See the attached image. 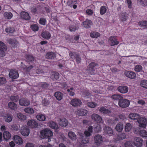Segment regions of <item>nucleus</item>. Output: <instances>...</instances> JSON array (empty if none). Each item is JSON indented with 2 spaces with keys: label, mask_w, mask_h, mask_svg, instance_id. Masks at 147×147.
<instances>
[{
  "label": "nucleus",
  "mask_w": 147,
  "mask_h": 147,
  "mask_svg": "<svg viewBox=\"0 0 147 147\" xmlns=\"http://www.w3.org/2000/svg\"><path fill=\"white\" fill-rule=\"evenodd\" d=\"M139 128H136L135 130L134 133L135 134L139 133L140 135L143 137H147V132L145 130H140Z\"/></svg>",
  "instance_id": "obj_12"
},
{
  "label": "nucleus",
  "mask_w": 147,
  "mask_h": 147,
  "mask_svg": "<svg viewBox=\"0 0 147 147\" xmlns=\"http://www.w3.org/2000/svg\"><path fill=\"white\" fill-rule=\"evenodd\" d=\"M104 130L105 133L108 135L109 136H111L113 133V131L110 127H105Z\"/></svg>",
  "instance_id": "obj_27"
},
{
  "label": "nucleus",
  "mask_w": 147,
  "mask_h": 147,
  "mask_svg": "<svg viewBox=\"0 0 147 147\" xmlns=\"http://www.w3.org/2000/svg\"><path fill=\"white\" fill-rule=\"evenodd\" d=\"M54 96L57 100H61L63 97V94L60 92H55Z\"/></svg>",
  "instance_id": "obj_35"
},
{
  "label": "nucleus",
  "mask_w": 147,
  "mask_h": 147,
  "mask_svg": "<svg viewBox=\"0 0 147 147\" xmlns=\"http://www.w3.org/2000/svg\"><path fill=\"white\" fill-rule=\"evenodd\" d=\"M8 107L11 110H16L18 105L13 102H10L8 103Z\"/></svg>",
  "instance_id": "obj_33"
},
{
  "label": "nucleus",
  "mask_w": 147,
  "mask_h": 147,
  "mask_svg": "<svg viewBox=\"0 0 147 147\" xmlns=\"http://www.w3.org/2000/svg\"><path fill=\"white\" fill-rule=\"evenodd\" d=\"M15 30V28L13 26H8L5 29L6 32L7 33H12Z\"/></svg>",
  "instance_id": "obj_42"
},
{
  "label": "nucleus",
  "mask_w": 147,
  "mask_h": 147,
  "mask_svg": "<svg viewBox=\"0 0 147 147\" xmlns=\"http://www.w3.org/2000/svg\"><path fill=\"white\" fill-rule=\"evenodd\" d=\"M49 84L46 82L40 85V87L43 90L47 89L49 88Z\"/></svg>",
  "instance_id": "obj_61"
},
{
  "label": "nucleus",
  "mask_w": 147,
  "mask_h": 147,
  "mask_svg": "<svg viewBox=\"0 0 147 147\" xmlns=\"http://www.w3.org/2000/svg\"><path fill=\"white\" fill-rule=\"evenodd\" d=\"M100 112L103 114H109L111 113V111L108 109H106L105 107H102L99 109Z\"/></svg>",
  "instance_id": "obj_40"
},
{
  "label": "nucleus",
  "mask_w": 147,
  "mask_h": 147,
  "mask_svg": "<svg viewBox=\"0 0 147 147\" xmlns=\"http://www.w3.org/2000/svg\"><path fill=\"white\" fill-rule=\"evenodd\" d=\"M101 127L100 125L97 124L95 127L94 128V130L96 133H98L101 130Z\"/></svg>",
  "instance_id": "obj_51"
},
{
  "label": "nucleus",
  "mask_w": 147,
  "mask_h": 147,
  "mask_svg": "<svg viewBox=\"0 0 147 147\" xmlns=\"http://www.w3.org/2000/svg\"><path fill=\"white\" fill-rule=\"evenodd\" d=\"M125 75L127 77L131 79H135L136 77V74L132 71H126L125 72Z\"/></svg>",
  "instance_id": "obj_14"
},
{
  "label": "nucleus",
  "mask_w": 147,
  "mask_h": 147,
  "mask_svg": "<svg viewBox=\"0 0 147 147\" xmlns=\"http://www.w3.org/2000/svg\"><path fill=\"white\" fill-rule=\"evenodd\" d=\"M117 90L120 93L122 94H125L128 92V88L126 86H121L118 87Z\"/></svg>",
  "instance_id": "obj_17"
},
{
  "label": "nucleus",
  "mask_w": 147,
  "mask_h": 147,
  "mask_svg": "<svg viewBox=\"0 0 147 147\" xmlns=\"http://www.w3.org/2000/svg\"><path fill=\"white\" fill-rule=\"evenodd\" d=\"M126 135L124 133H121L117 135V140H122L126 138Z\"/></svg>",
  "instance_id": "obj_52"
},
{
  "label": "nucleus",
  "mask_w": 147,
  "mask_h": 147,
  "mask_svg": "<svg viewBox=\"0 0 147 147\" xmlns=\"http://www.w3.org/2000/svg\"><path fill=\"white\" fill-rule=\"evenodd\" d=\"M138 24L141 27L147 28V21L143 20L139 22Z\"/></svg>",
  "instance_id": "obj_45"
},
{
  "label": "nucleus",
  "mask_w": 147,
  "mask_h": 147,
  "mask_svg": "<svg viewBox=\"0 0 147 147\" xmlns=\"http://www.w3.org/2000/svg\"><path fill=\"white\" fill-rule=\"evenodd\" d=\"M137 3L143 7L147 6V0H137Z\"/></svg>",
  "instance_id": "obj_44"
},
{
  "label": "nucleus",
  "mask_w": 147,
  "mask_h": 147,
  "mask_svg": "<svg viewBox=\"0 0 147 147\" xmlns=\"http://www.w3.org/2000/svg\"><path fill=\"white\" fill-rule=\"evenodd\" d=\"M83 95L86 98L90 97L91 96V94L88 91H84L83 92Z\"/></svg>",
  "instance_id": "obj_63"
},
{
  "label": "nucleus",
  "mask_w": 147,
  "mask_h": 147,
  "mask_svg": "<svg viewBox=\"0 0 147 147\" xmlns=\"http://www.w3.org/2000/svg\"><path fill=\"white\" fill-rule=\"evenodd\" d=\"M7 50L6 45L3 42L0 41V57H3L5 55L6 51Z\"/></svg>",
  "instance_id": "obj_4"
},
{
  "label": "nucleus",
  "mask_w": 147,
  "mask_h": 147,
  "mask_svg": "<svg viewBox=\"0 0 147 147\" xmlns=\"http://www.w3.org/2000/svg\"><path fill=\"white\" fill-rule=\"evenodd\" d=\"M46 22V19L43 18H41L39 21V24L42 25H45Z\"/></svg>",
  "instance_id": "obj_62"
},
{
  "label": "nucleus",
  "mask_w": 147,
  "mask_h": 147,
  "mask_svg": "<svg viewBox=\"0 0 147 147\" xmlns=\"http://www.w3.org/2000/svg\"><path fill=\"white\" fill-rule=\"evenodd\" d=\"M87 105L89 107L91 108H94L96 107V106L97 104L94 102H88L87 103Z\"/></svg>",
  "instance_id": "obj_64"
},
{
  "label": "nucleus",
  "mask_w": 147,
  "mask_h": 147,
  "mask_svg": "<svg viewBox=\"0 0 147 147\" xmlns=\"http://www.w3.org/2000/svg\"><path fill=\"white\" fill-rule=\"evenodd\" d=\"M88 111L86 110L81 109H78L77 114L79 115L83 116L86 115Z\"/></svg>",
  "instance_id": "obj_26"
},
{
  "label": "nucleus",
  "mask_w": 147,
  "mask_h": 147,
  "mask_svg": "<svg viewBox=\"0 0 147 147\" xmlns=\"http://www.w3.org/2000/svg\"><path fill=\"white\" fill-rule=\"evenodd\" d=\"M55 57V53L52 52L47 53L46 55V57L47 59H54Z\"/></svg>",
  "instance_id": "obj_38"
},
{
  "label": "nucleus",
  "mask_w": 147,
  "mask_h": 147,
  "mask_svg": "<svg viewBox=\"0 0 147 147\" xmlns=\"http://www.w3.org/2000/svg\"><path fill=\"white\" fill-rule=\"evenodd\" d=\"M13 140L16 144L19 145L22 144L23 143L22 138L18 135L14 136L13 137Z\"/></svg>",
  "instance_id": "obj_20"
},
{
  "label": "nucleus",
  "mask_w": 147,
  "mask_h": 147,
  "mask_svg": "<svg viewBox=\"0 0 147 147\" xmlns=\"http://www.w3.org/2000/svg\"><path fill=\"white\" fill-rule=\"evenodd\" d=\"M128 16V15L126 12H121L119 16L120 20L122 22L126 21Z\"/></svg>",
  "instance_id": "obj_25"
},
{
  "label": "nucleus",
  "mask_w": 147,
  "mask_h": 147,
  "mask_svg": "<svg viewBox=\"0 0 147 147\" xmlns=\"http://www.w3.org/2000/svg\"><path fill=\"white\" fill-rule=\"evenodd\" d=\"M27 125L31 128H36L38 126V124L34 120L32 119L29 121Z\"/></svg>",
  "instance_id": "obj_16"
},
{
  "label": "nucleus",
  "mask_w": 147,
  "mask_h": 147,
  "mask_svg": "<svg viewBox=\"0 0 147 147\" xmlns=\"http://www.w3.org/2000/svg\"><path fill=\"white\" fill-rule=\"evenodd\" d=\"M134 142V145L137 147H140L142 145L143 140L142 139L136 137Z\"/></svg>",
  "instance_id": "obj_21"
},
{
  "label": "nucleus",
  "mask_w": 147,
  "mask_h": 147,
  "mask_svg": "<svg viewBox=\"0 0 147 147\" xmlns=\"http://www.w3.org/2000/svg\"><path fill=\"white\" fill-rule=\"evenodd\" d=\"M41 36L43 38L48 40L51 37V35L49 32L45 31L42 33Z\"/></svg>",
  "instance_id": "obj_32"
},
{
  "label": "nucleus",
  "mask_w": 147,
  "mask_h": 147,
  "mask_svg": "<svg viewBox=\"0 0 147 147\" xmlns=\"http://www.w3.org/2000/svg\"><path fill=\"white\" fill-rule=\"evenodd\" d=\"M94 145L95 146H99L102 142L103 138L100 134L96 135L94 137Z\"/></svg>",
  "instance_id": "obj_2"
},
{
  "label": "nucleus",
  "mask_w": 147,
  "mask_h": 147,
  "mask_svg": "<svg viewBox=\"0 0 147 147\" xmlns=\"http://www.w3.org/2000/svg\"><path fill=\"white\" fill-rule=\"evenodd\" d=\"M10 99L13 102H17L19 99V97L18 95L12 96L10 97Z\"/></svg>",
  "instance_id": "obj_59"
},
{
  "label": "nucleus",
  "mask_w": 147,
  "mask_h": 147,
  "mask_svg": "<svg viewBox=\"0 0 147 147\" xmlns=\"http://www.w3.org/2000/svg\"><path fill=\"white\" fill-rule=\"evenodd\" d=\"M11 134L9 132L5 131L3 132V137L4 140L6 141H8L11 138Z\"/></svg>",
  "instance_id": "obj_37"
},
{
  "label": "nucleus",
  "mask_w": 147,
  "mask_h": 147,
  "mask_svg": "<svg viewBox=\"0 0 147 147\" xmlns=\"http://www.w3.org/2000/svg\"><path fill=\"white\" fill-rule=\"evenodd\" d=\"M129 101L125 99L121 98L119 100V105L120 107L122 108L127 107L129 106Z\"/></svg>",
  "instance_id": "obj_6"
},
{
  "label": "nucleus",
  "mask_w": 147,
  "mask_h": 147,
  "mask_svg": "<svg viewBox=\"0 0 147 147\" xmlns=\"http://www.w3.org/2000/svg\"><path fill=\"white\" fill-rule=\"evenodd\" d=\"M123 125L120 122L118 123L115 127L116 130L119 132L123 130Z\"/></svg>",
  "instance_id": "obj_41"
},
{
  "label": "nucleus",
  "mask_w": 147,
  "mask_h": 147,
  "mask_svg": "<svg viewBox=\"0 0 147 147\" xmlns=\"http://www.w3.org/2000/svg\"><path fill=\"white\" fill-rule=\"evenodd\" d=\"M52 75L54 76V78L57 80L59 79V74L56 71H53L52 72Z\"/></svg>",
  "instance_id": "obj_60"
},
{
  "label": "nucleus",
  "mask_w": 147,
  "mask_h": 147,
  "mask_svg": "<svg viewBox=\"0 0 147 147\" xmlns=\"http://www.w3.org/2000/svg\"><path fill=\"white\" fill-rule=\"evenodd\" d=\"M7 42L12 47L14 48L17 47V44L18 43V42L16 40L11 38L7 40Z\"/></svg>",
  "instance_id": "obj_18"
},
{
  "label": "nucleus",
  "mask_w": 147,
  "mask_h": 147,
  "mask_svg": "<svg viewBox=\"0 0 147 147\" xmlns=\"http://www.w3.org/2000/svg\"><path fill=\"white\" fill-rule=\"evenodd\" d=\"M9 76L11 78L16 79L19 77V74L18 71L13 69L10 70L9 73Z\"/></svg>",
  "instance_id": "obj_10"
},
{
  "label": "nucleus",
  "mask_w": 147,
  "mask_h": 147,
  "mask_svg": "<svg viewBox=\"0 0 147 147\" xmlns=\"http://www.w3.org/2000/svg\"><path fill=\"white\" fill-rule=\"evenodd\" d=\"M107 7L105 6H101L100 8V13L101 15L105 14L107 11Z\"/></svg>",
  "instance_id": "obj_43"
},
{
  "label": "nucleus",
  "mask_w": 147,
  "mask_h": 147,
  "mask_svg": "<svg viewBox=\"0 0 147 147\" xmlns=\"http://www.w3.org/2000/svg\"><path fill=\"white\" fill-rule=\"evenodd\" d=\"M98 66V64L94 62H91L88 65L87 69V71L89 75H92L94 74L97 67Z\"/></svg>",
  "instance_id": "obj_1"
},
{
  "label": "nucleus",
  "mask_w": 147,
  "mask_h": 147,
  "mask_svg": "<svg viewBox=\"0 0 147 147\" xmlns=\"http://www.w3.org/2000/svg\"><path fill=\"white\" fill-rule=\"evenodd\" d=\"M81 101L78 99L74 98L71 100V104L73 106L77 107L80 106L82 104Z\"/></svg>",
  "instance_id": "obj_13"
},
{
  "label": "nucleus",
  "mask_w": 147,
  "mask_h": 147,
  "mask_svg": "<svg viewBox=\"0 0 147 147\" xmlns=\"http://www.w3.org/2000/svg\"><path fill=\"white\" fill-rule=\"evenodd\" d=\"M59 124L60 126L63 127H65L68 125V122L65 118H63L60 119Z\"/></svg>",
  "instance_id": "obj_23"
},
{
  "label": "nucleus",
  "mask_w": 147,
  "mask_h": 147,
  "mask_svg": "<svg viewBox=\"0 0 147 147\" xmlns=\"http://www.w3.org/2000/svg\"><path fill=\"white\" fill-rule=\"evenodd\" d=\"M6 82V80L5 77H0V86H5Z\"/></svg>",
  "instance_id": "obj_50"
},
{
  "label": "nucleus",
  "mask_w": 147,
  "mask_h": 147,
  "mask_svg": "<svg viewBox=\"0 0 147 147\" xmlns=\"http://www.w3.org/2000/svg\"><path fill=\"white\" fill-rule=\"evenodd\" d=\"M25 58L26 61L27 62H32L34 61L35 60V58L32 55L27 54L25 55Z\"/></svg>",
  "instance_id": "obj_29"
},
{
  "label": "nucleus",
  "mask_w": 147,
  "mask_h": 147,
  "mask_svg": "<svg viewBox=\"0 0 147 147\" xmlns=\"http://www.w3.org/2000/svg\"><path fill=\"white\" fill-rule=\"evenodd\" d=\"M19 104L22 106H27L30 104V101L26 98H22L19 100Z\"/></svg>",
  "instance_id": "obj_15"
},
{
  "label": "nucleus",
  "mask_w": 147,
  "mask_h": 147,
  "mask_svg": "<svg viewBox=\"0 0 147 147\" xmlns=\"http://www.w3.org/2000/svg\"><path fill=\"white\" fill-rule=\"evenodd\" d=\"M36 118L39 121H43L45 120L46 117L45 115L39 114L36 115Z\"/></svg>",
  "instance_id": "obj_39"
},
{
  "label": "nucleus",
  "mask_w": 147,
  "mask_h": 147,
  "mask_svg": "<svg viewBox=\"0 0 147 147\" xmlns=\"http://www.w3.org/2000/svg\"><path fill=\"white\" fill-rule=\"evenodd\" d=\"M69 138L72 141H75L77 139V136L75 133L72 131H69L68 134Z\"/></svg>",
  "instance_id": "obj_34"
},
{
  "label": "nucleus",
  "mask_w": 147,
  "mask_h": 147,
  "mask_svg": "<svg viewBox=\"0 0 147 147\" xmlns=\"http://www.w3.org/2000/svg\"><path fill=\"white\" fill-rule=\"evenodd\" d=\"M134 70L136 72H140L142 70V67L140 65H137L135 67Z\"/></svg>",
  "instance_id": "obj_57"
},
{
  "label": "nucleus",
  "mask_w": 147,
  "mask_h": 147,
  "mask_svg": "<svg viewBox=\"0 0 147 147\" xmlns=\"http://www.w3.org/2000/svg\"><path fill=\"white\" fill-rule=\"evenodd\" d=\"M128 117L130 119L133 120H137V121L140 117L138 114L134 113L129 114Z\"/></svg>",
  "instance_id": "obj_31"
},
{
  "label": "nucleus",
  "mask_w": 147,
  "mask_h": 147,
  "mask_svg": "<svg viewBox=\"0 0 147 147\" xmlns=\"http://www.w3.org/2000/svg\"><path fill=\"white\" fill-rule=\"evenodd\" d=\"M67 3L68 6H72L74 9H76L77 7V5H76L77 3V0H68Z\"/></svg>",
  "instance_id": "obj_22"
},
{
  "label": "nucleus",
  "mask_w": 147,
  "mask_h": 147,
  "mask_svg": "<svg viewBox=\"0 0 147 147\" xmlns=\"http://www.w3.org/2000/svg\"><path fill=\"white\" fill-rule=\"evenodd\" d=\"M83 26L84 28H90L91 26L92 25V22L87 19L82 22Z\"/></svg>",
  "instance_id": "obj_19"
},
{
  "label": "nucleus",
  "mask_w": 147,
  "mask_h": 147,
  "mask_svg": "<svg viewBox=\"0 0 147 147\" xmlns=\"http://www.w3.org/2000/svg\"><path fill=\"white\" fill-rule=\"evenodd\" d=\"M91 118L93 121L97 123H101L102 121V119L100 116L96 113L92 114Z\"/></svg>",
  "instance_id": "obj_7"
},
{
  "label": "nucleus",
  "mask_w": 147,
  "mask_h": 147,
  "mask_svg": "<svg viewBox=\"0 0 147 147\" xmlns=\"http://www.w3.org/2000/svg\"><path fill=\"white\" fill-rule=\"evenodd\" d=\"M132 125L129 123H127L125 127V131L126 132L129 131L132 128Z\"/></svg>",
  "instance_id": "obj_55"
},
{
  "label": "nucleus",
  "mask_w": 147,
  "mask_h": 147,
  "mask_svg": "<svg viewBox=\"0 0 147 147\" xmlns=\"http://www.w3.org/2000/svg\"><path fill=\"white\" fill-rule=\"evenodd\" d=\"M109 42L111 46H114L118 45L119 43L117 40L116 36H111L109 39Z\"/></svg>",
  "instance_id": "obj_9"
},
{
  "label": "nucleus",
  "mask_w": 147,
  "mask_h": 147,
  "mask_svg": "<svg viewBox=\"0 0 147 147\" xmlns=\"http://www.w3.org/2000/svg\"><path fill=\"white\" fill-rule=\"evenodd\" d=\"M20 16L22 19L26 20H29L30 19V17L28 13L25 11L22 12L20 14Z\"/></svg>",
  "instance_id": "obj_24"
},
{
  "label": "nucleus",
  "mask_w": 147,
  "mask_h": 147,
  "mask_svg": "<svg viewBox=\"0 0 147 147\" xmlns=\"http://www.w3.org/2000/svg\"><path fill=\"white\" fill-rule=\"evenodd\" d=\"M20 133L23 136H27L30 134V129L26 126H23L20 130Z\"/></svg>",
  "instance_id": "obj_8"
},
{
  "label": "nucleus",
  "mask_w": 147,
  "mask_h": 147,
  "mask_svg": "<svg viewBox=\"0 0 147 147\" xmlns=\"http://www.w3.org/2000/svg\"><path fill=\"white\" fill-rule=\"evenodd\" d=\"M25 112L28 113L32 114L34 113V109L30 107H26L24 109Z\"/></svg>",
  "instance_id": "obj_49"
},
{
  "label": "nucleus",
  "mask_w": 147,
  "mask_h": 147,
  "mask_svg": "<svg viewBox=\"0 0 147 147\" xmlns=\"http://www.w3.org/2000/svg\"><path fill=\"white\" fill-rule=\"evenodd\" d=\"M49 127L52 129L57 130L59 129L58 125L55 122L50 121L49 123Z\"/></svg>",
  "instance_id": "obj_36"
},
{
  "label": "nucleus",
  "mask_w": 147,
  "mask_h": 147,
  "mask_svg": "<svg viewBox=\"0 0 147 147\" xmlns=\"http://www.w3.org/2000/svg\"><path fill=\"white\" fill-rule=\"evenodd\" d=\"M17 117L21 120H25L26 119V116L21 113H18L17 114Z\"/></svg>",
  "instance_id": "obj_47"
},
{
  "label": "nucleus",
  "mask_w": 147,
  "mask_h": 147,
  "mask_svg": "<svg viewBox=\"0 0 147 147\" xmlns=\"http://www.w3.org/2000/svg\"><path fill=\"white\" fill-rule=\"evenodd\" d=\"M138 122L139 124L140 127L145 128L147 123V119L145 118H139Z\"/></svg>",
  "instance_id": "obj_11"
},
{
  "label": "nucleus",
  "mask_w": 147,
  "mask_h": 147,
  "mask_svg": "<svg viewBox=\"0 0 147 147\" xmlns=\"http://www.w3.org/2000/svg\"><path fill=\"white\" fill-rule=\"evenodd\" d=\"M13 14L10 12H5L4 14L5 17L8 19H10L13 17Z\"/></svg>",
  "instance_id": "obj_56"
},
{
  "label": "nucleus",
  "mask_w": 147,
  "mask_h": 147,
  "mask_svg": "<svg viewBox=\"0 0 147 147\" xmlns=\"http://www.w3.org/2000/svg\"><path fill=\"white\" fill-rule=\"evenodd\" d=\"M141 86L146 89H147V80H142L140 82Z\"/></svg>",
  "instance_id": "obj_58"
},
{
  "label": "nucleus",
  "mask_w": 147,
  "mask_h": 147,
  "mask_svg": "<svg viewBox=\"0 0 147 147\" xmlns=\"http://www.w3.org/2000/svg\"><path fill=\"white\" fill-rule=\"evenodd\" d=\"M93 132V127L92 126H89L88 128V130H86L84 132V134L86 136L89 137L91 136Z\"/></svg>",
  "instance_id": "obj_30"
},
{
  "label": "nucleus",
  "mask_w": 147,
  "mask_h": 147,
  "mask_svg": "<svg viewBox=\"0 0 147 147\" xmlns=\"http://www.w3.org/2000/svg\"><path fill=\"white\" fill-rule=\"evenodd\" d=\"M111 97L114 100H119L120 99H121V98H123L120 94H114L112 95Z\"/></svg>",
  "instance_id": "obj_53"
},
{
  "label": "nucleus",
  "mask_w": 147,
  "mask_h": 147,
  "mask_svg": "<svg viewBox=\"0 0 147 147\" xmlns=\"http://www.w3.org/2000/svg\"><path fill=\"white\" fill-rule=\"evenodd\" d=\"M78 134L79 136H80L82 140V142L84 144H86L88 143V140H84V134L82 132H79L78 133Z\"/></svg>",
  "instance_id": "obj_46"
},
{
  "label": "nucleus",
  "mask_w": 147,
  "mask_h": 147,
  "mask_svg": "<svg viewBox=\"0 0 147 147\" xmlns=\"http://www.w3.org/2000/svg\"><path fill=\"white\" fill-rule=\"evenodd\" d=\"M13 118V115L9 114H7L4 116L3 118L6 122L9 123L11 122Z\"/></svg>",
  "instance_id": "obj_28"
},
{
  "label": "nucleus",
  "mask_w": 147,
  "mask_h": 147,
  "mask_svg": "<svg viewBox=\"0 0 147 147\" xmlns=\"http://www.w3.org/2000/svg\"><path fill=\"white\" fill-rule=\"evenodd\" d=\"M30 28L32 30L34 31H38L39 29V27L37 24H34L31 25Z\"/></svg>",
  "instance_id": "obj_54"
},
{
  "label": "nucleus",
  "mask_w": 147,
  "mask_h": 147,
  "mask_svg": "<svg viewBox=\"0 0 147 147\" xmlns=\"http://www.w3.org/2000/svg\"><path fill=\"white\" fill-rule=\"evenodd\" d=\"M90 36L93 38H97L100 36V34L98 32H92L90 33Z\"/></svg>",
  "instance_id": "obj_48"
},
{
  "label": "nucleus",
  "mask_w": 147,
  "mask_h": 147,
  "mask_svg": "<svg viewBox=\"0 0 147 147\" xmlns=\"http://www.w3.org/2000/svg\"><path fill=\"white\" fill-rule=\"evenodd\" d=\"M70 57L73 59H76L77 63L79 64L81 62V58L78 54L74 52H70L69 53Z\"/></svg>",
  "instance_id": "obj_5"
},
{
  "label": "nucleus",
  "mask_w": 147,
  "mask_h": 147,
  "mask_svg": "<svg viewBox=\"0 0 147 147\" xmlns=\"http://www.w3.org/2000/svg\"><path fill=\"white\" fill-rule=\"evenodd\" d=\"M41 136L43 138H48L52 136L53 134L52 132L48 129H45L40 131Z\"/></svg>",
  "instance_id": "obj_3"
}]
</instances>
